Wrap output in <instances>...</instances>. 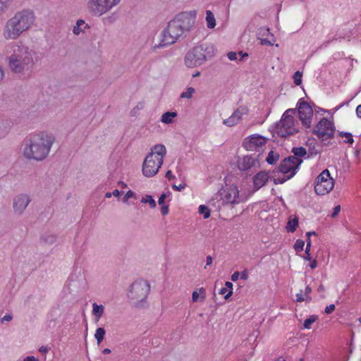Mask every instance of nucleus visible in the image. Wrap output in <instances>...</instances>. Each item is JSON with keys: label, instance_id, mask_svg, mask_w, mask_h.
<instances>
[{"label": "nucleus", "instance_id": "29", "mask_svg": "<svg viewBox=\"0 0 361 361\" xmlns=\"http://www.w3.org/2000/svg\"><path fill=\"white\" fill-rule=\"evenodd\" d=\"M292 152L293 153V155L292 157H295L299 159H301L307 154L306 149L302 147H293L292 149Z\"/></svg>", "mask_w": 361, "mask_h": 361}, {"label": "nucleus", "instance_id": "42", "mask_svg": "<svg viewBox=\"0 0 361 361\" xmlns=\"http://www.w3.org/2000/svg\"><path fill=\"white\" fill-rule=\"evenodd\" d=\"M135 197V193L132 190H128L123 198V201L126 202L129 198Z\"/></svg>", "mask_w": 361, "mask_h": 361}, {"label": "nucleus", "instance_id": "8", "mask_svg": "<svg viewBox=\"0 0 361 361\" xmlns=\"http://www.w3.org/2000/svg\"><path fill=\"white\" fill-rule=\"evenodd\" d=\"M121 0H89L87 6L90 13L94 16H101L119 4Z\"/></svg>", "mask_w": 361, "mask_h": 361}, {"label": "nucleus", "instance_id": "62", "mask_svg": "<svg viewBox=\"0 0 361 361\" xmlns=\"http://www.w3.org/2000/svg\"><path fill=\"white\" fill-rule=\"evenodd\" d=\"M24 361H37L35 357H32V356H29V357H27Z\"/></svg>", "mask_w": 361, "mask_h": 361}, {"label": "nucleus", "instance_id": "13", "mask_svg": "<svg viewBox=\"0 0 361 361\" xmlns=\"http://www.w3.org/2000/svg\"><path fill=\"white\" fill-rule=\"evenodd\" d=\"M300 120L302 125L310 128L312 123L313 116V109L312 106L306 102H300L298 106Z\"/></svg>", "mask_w": 361, "mask_h": 361}, {"label": "nucleus", "instance_id": "57", "mask_svg": "<svg viewBox=\"0 0 361 361\" xmlns=\"http://www.w3.org/2000/svg\"><path fill=\"white\" fill-rule=\"evenodd\" d=\"M310 267L312 269H315L317 267V262L316 261V259H314L312 260L310 264Z\"/></svg>", "mask_w": 361, "mask_h": 361}, {"label": "nucleus", "instance_id": "30", "mask_svg": "<svg viewBox=\"0 0 361 361\" xmlns=\"http://www.w3.org/2000/svg\"><path fill=\"white\" fill-rule=\"evenodd\" d=\"M105 334L106 331L104 328L99 327L97 329L94 337L98 344H99L103 341Z\"/></svg>", "mask_w": 361, "mask_h": 361}, {"label": "nucleus", "instance_id": "33", "mask_svg": "<svg viewBox=\"0 0 361 361\" xmlns=\"http://www.w3.org/2000/svg\"><path fill=\"white\" fill-rule=\"evenodd\" d=\"M195 92V90L193 87H188L185 92H183L180 94L181 98L190 99L192 97L193 94Z\"/></svg>", "mask_w": 361, "mask_h": 361}, {"label": "nucleus", "instance_id": "18", "mask_svg": "<svg viewBox=\"0 0 361 361\" xmlns=\"http://www.w3.org/2000/svg\"><path fill=\"white\" fill-rule=\"evenodd\" d=\"M239 196V192L236 187H231L228 190L225 191L224 201L228 204H234L237 202Z\"/></svg>", "mask_w": 361, "mask_h": 361}, {"label": "nucleus", "instance_id": "50", "mask_svg": "<svg viewBox=\"0 0 361 361\" xmlns=\"http://www.w3.org/2000/svg\"><path fill=\"white\" fill-rule=\"evenodd\" d=\"M270 34L269 28H262L259 32V35L265 36Z\"/></svg>", "mask_w": 361, "mask_h": 361}, {"label": "nucleus", "instance_id": "40", "mask_svg": "<svg viewBox=\"0 0 361 361\" xmlns=\"http://www.w3.org/2000/svg\"><path fill=\"white\" fill-rule=\"evenodd\" d=\"M225 286H226L225 288H227V290L229 289V290L226 294L224 298H225V299H228L233 293V291H232L233 283L231 282L227 281V282H226Z\"/></svg>", "mask_w": 361, "mask_h": 361}, {"label": "nucleus", "instance_id": "5", "mask_svg": "<svg viewBox=\"0 0 361 361\" xmlns=\"http://www.w3.org/2000/svg\"><path fill=\"white\" fill-rule=\"evenodd\" d=\"M295 112V109H288L283 113L276 126V133L280 137H286L298 132L294 126Z\"/></svg>", "mask_w": 361, "mask_h": 361}, {"label": "nucleus", "instance_id": "22", "mask_svg": "<svg viewBox=\"0 0 361 361\" xmlns=\"http://www.w3.org/2000/svg\"><path fill=\"white\" fill-rule=\"evenodd\" d=\"M104 312V307L102 305H97V303L92 304V314L99 320Z\"/></svg>", "mask_w": 361, "mask_h": 361}, {"label": "nucleus", "instance_id": "23", "mask_svg": "<svg viewBox=\"0 0 361 361\" xmlns=\"http://www.w3.org/2000/svg\"><path fill=\"white\" fill-rule=\"evenodd\" d=\"M177 116V113L174 111L165 112L162 116L161 121L162 123L169 124L173 122V118Z\"/></svg>", "mask_w": 361, "mask_h": 361}, {"label": "nucleus", "instance_id": "36", "mask_svg": "<svg viewBox=\"0 0 361 361\" xmlns=\"http://www.w3.org/2000/svg\"><path fill=\"white\" fill-rule=\"evenodd\" d=\"M339 135L341 137H345L347 138V140L345 141L346 143H349V144H353L354 140H353V135L350 133H347V132H340L339 133Z\"/></svg>", "mask_w": 361, "mask_h": 361}, {"label": "nucleus", "instance_id": "28", "mask_svg": "<svg viewBox=\"0 0 361 361\" xmlns=\"http://www.w3.org/2000/svg\"><path fill=\"white\" fill-rule=\"evenodd\" d=\"M279 159V154L277 152H274V151H270L267 157L266 158V161L269 164H274L277 162Z\"/></svg>", "mask_w": 361, "mask_h": 361}, {"label": "nucleus", "instance_id": "32", "mask_svg": "<svg viewBox=\"0 0 361 361\" xmlns=\"http://www.w3.org/2000/svg\"><path fill=\"white\" fill-rule=\"evenodd\" d=\"M141 202L142 203H148L151 208H155L156 207V202L152 198L151 195H146L145 197H143L141 200Z\"/></svg>", "mask_w": 361, "mask_h": 361}, {"label": "nucleus", "instance_id": "38", "mask_svg": "<svg viewBox=\"0 0 361 361\" xmlns=\"http://www.w3.org/2000/svg\"><path fill=\"white\" fill-rule=\"evenodd\" d=\"M302 74L300 71H296L293 75L294 82L296 85H300L302 83Z\"/></svg>", "mask_w": 361, "mask_h": 361}, {"label": "nucleus", "instance_id": "58", "mask_svg": "<svg viewBox=\"0 0 361 361\" xmlns=\"http://www.w3.org/2000/svg\"><path fill=\"white\" fill-rule=\"evenodd\" d=\"M212 264V257L210 255H209L207 257V263H206L205 268H207V266L211 265Z\"/></svg>", "mask_w": 361, "mask_h": 361}, {"label": "nucleus", "instance_id": "2", "mask_svg": "<svg viewBox=\"0 0 361 361\" xmlns=\"http://www.w3.org/2000/svg\"><path fill=\"white\" fill-rule=\"evenodd\" d=\"M54 142V136L47 132L30 134L23 142V155L27 159L43 161L48 157Z\"/></svg>", "mask_w": 361, "mask_h": 361}, {"label": "nucleus", "instance_id": "12", "mask_svg": "<svg viewBox=\"0 0 361 361\" xmlns=\"http://www.w3.org/2000/svg\"><path fill=\"white\" fill-rule=\"evenodd\" d=\"M302 162V160L301 159L289 156L281 161L279 167V171L283 174L290 173L286 177V179H290L295 174L296 170Z\"/></svg>", "mask_w": 361, "mask_h": 361}, {"label": "nucleus", "instance_id": "39", "mask_svg": "<svg viewBox=\"0 0 361 361\" xmlns=\"http://www.w3.org/2000/svg\"><path fill=\"white\" fill-rule=\"evenodd\" d=\"M11 1V0H0V15L6 10Z\"/></svg>", "mask_w": 361, "mask_h": 361}, {"label": "nucleus", "instance_id": "14", "mask_svg": "<svg viewBox=\"0 0 361 361\" xmlns=\"http://www.w3.org/2000/svg\"><path fill=\"white\" fill-rule=\"evenodd\" d=\"M266 142L267 139L264 137L253 135L243 142V146L248 151H255L264 147Z\"/></svg>", "mask_w": 361, "mask_h": 361}, {"label": "nucleus", "instance_id": "9", "mask_svg": "<svg viewBox=\"0 0 361 361\" xmlns=\"http://www.w3.org/2000/svg\"><path fill=\"white\" fill-rule=\"evenodd\" d=\"M334 179L330 176L328 169L324 170L317 178L314 191L319 195H324L332 190Z\"/></svg>", "mask_w": 361, "mask_h": 361}, {"label": "nucleus", "instance_id": "51", "mask_svg": "<svg viewBox=\"0 0 361 361\" xmlns=\"http://www.w3.org/2000/svg\"><path fill=\"white\" fill-rule=\"evenodd\" d=\"M248 278V274L247 270H244L241 272L240 279L243 280H247Z\"/></svg>", "mask_w": 361, "mask_h": 361}, {"label": "nucleus", "instance_id": "3", "mask_svg": "<svg viewBox=\"0 0 361 361\" xmlns=\"http://www.w3.org/2000/svg\"><path fill=\"white\" fill-rule=\"evenodd\" d=\"M12 54L8 56V67L11 71L20 73L27 71L34 64L33 49L22 44L11 47Z\"/></svg>", "mask_w": 361, "mask_h": 361}, {"label": "nucleus", "instance_id": "26", "mask_svg": "<svg viewBox=\"0 0 361 361\" xmlns=\"http://www.w3.org/2000/svg\"><path fill=\"white\" fill-rule=\"evenodd\" d=\"M56 237L51 234H44L41 236L40 241L44 245H51L55 243Z\"/></svg>", "mask_w": 361, "mask_h": 361}, {"label": "nucleus", "instance_id": "59", "mask_svg": "<svg viewBox=\"0 0 361 361\" xmlns=\"http://www.w3.org/2000/svg\"><path fill=\"white\" fill-rule=\"evenodd\" d=\"M356 114H357V116L361 118V104H360L357 106Z\"/></svg>", "mask_w": 361, "mask_h": 361}, {"label": "nucleus", "instance_id": "1", "mask_svg": "<svg viewBox=\"0 0 361 361\" xmlns=\"http://www.w3.org/2000/svg\"><path fill=\"white\" fill-rule=\"evenodd\" d=\"M196 16L195 10L177 14L162 31V38L159 44L154 46V49L173 44L180 37H184L194 26Z\"/></svg>", "mask_w": 361, "mask_h": 361}, {"label": "nucleus", "instance_id": "16", "mask_svg": "<svg viewBox=\"0 0 361 361\" xmlns=\"http://www.w3.org/2000/svg\"><path fill=\"white\" fill-rule=\"evenodd\" d=\"M31 199L26 194H20L16 196L13 200V209L18 214H22L26 209Z\"/></svg>", "mask_w": 361, "mask_h": 361}, {"label": "nucleus", "instance_id": "27", "mask_svg": "<svg viewBox=\"0 0 361 361\" xmlns=\"http://www.w3.org/2000/svg\"><path fill=\"white\" fill-rule=\"evenodd\" d=\"M298 226V219L295 216L293 219H290L287 224V230L289 232L293 233Z\"/></svg>", "mask_w": 361, "mask_h": 361}, {"label": "nucleus", "instance_id": "31", "mask_svg": "<svg viewBox=\"0 0 361 361\" xmlns=\"http://www.w3.org/2000/svg\"><path fill=\"white\" fill-rule=\"evenodd\" d=\"M318 319L317 315H311L309 318L305 320L303 326L305 329H311L312 324Z\"/></svg>", "mask_w": 361, "mask_h": 361}, {"label": "nucleus", "instance_id": "46", "mask_svg": "<svg viewBox=\"0 0 361 361\" xmlns=\"http://www.w3.org/2000/svg\"><path fill=\"white\" fill-rule=\"evenodd\" d=\"M161 212L163 215H166L169 213V206L168 205H161Z\"/></svg>", "mask_w": 361, "mask_h": 361}, {"label": "nucleus", "instance_id": "64", "mask_svg": "<svg viewBox=\"0 0 361 361\" xmlns=\"http://www.w3.org/2000/svg\"><path fill=\"white\" fill-rule=\"evenodd\" d=\"M312 235H316V233H315L314 231H310V232H307V233H306V235H307V239H310V236H311Z\"/></svg>", "mask_w": 361, "mask_h": 361}, {"label": "nucleus", "instance_id": "7", "mask_svg": "<svg viewBox=\"0 0 361 361\" xmlns=\"http://www.w3.org/2000/svg\"><path fill=\"white\" fill-rule=\"evenodd\" d=\"M207 48L204 44L191 49L185 56V63L188 68H195L202 65L207 59Z\"/></svg>", "mask_w": 361, "mask_h": 361}, {"label": "nucleus", "instance_id": "37", "mask_svg": "<svg viewBox=\"0 0 361 361\" xmlns=\"http://www.w3.org/2000/svg\"><path fill=\"white\" fill-rule=\"evenodd\" d=\"M304 245H305V241L302 240L298 239L296 240V242L294 245V248L296 252H301L303 250Z\"/></svg>", "mask_w": 361, "mask_h": 361}, {"label": "nucleus", "instance_id": "60", "mask_svg": "<svg viewBox=\"0 0 361 361\" xmlns=\"http://www.w3.org/2000/svg\"><path fill=\"white\" fill-rule=\"evenodd\" d=\"M311 291H312L311 288L309 286H307L305 288V297L309 296V294L311 293Z\"/></svg>", "mask_w": 361, "mask_h": 361}, {"label": "nucleus", "instance_id": "15", "mask_svg": "<svg viewBox=\"0 0 361 361\" xmlns=\"http://www.w3.org/2000/svg\"><path fill=\"white\" fill-rule=\"evenodd\" d=\"M238 167L239 170L246 171L252 168H259V161L256 156L246 155L238 160Z\"/></svg>", "mask_w": 361, "mask_h": 361}, {"label": "nucleus", "instance_id": "53", "mask_svg": "<svg viewBox=\"0 0 361 361\" xmlns=\"http://www.w3.org/2000/svg\"><path fill=\"white\" fill-rule=\"evenodd\" d=\"M261 44H266V45H273V43H271L269 39H261Z\"/></svg>", "mask_w": 361, "mask_h": 361}, {"label": "nucleus", "instance_id": "55", "mask_svg": "<svg viewBox=\"0 0 361 361\" xmlns=\"http://www.w3.org/2000/svg\"><path fill=\"white\" fill-rule=\"evenodd\" d=\"M49 348L47 346H42L39 348V351L42 353L46 354L49 351Z\"/></svg>", "mask_w": 361, "mask_h": 361}, {"label": "nucleus", "instance_id": "48", "mask_svg": "<svg viewBox=\"0 0 361 361\" xmlns=\"http://www.w3.org/2000/svg\"><path fill=\"white\" fill-rule=\"evenodd\" d=\"M228 56V58L231 60V61H233V60H235L237 59L236 57V53L235 52H233V51H230L227 54Z\"/></svg>", "mask_w": 361, "mask_h": 361}, {"label": "nucleus", "instance_id": "19", "mask_svg": "<svg viewBox=\"0 0 361 361\" xmlns=\"http://www.w3.org/2000/svg\"><path fill=\"white\" fill-rule=\"evenodd\" d=\"M269 173L266 171H260L253 178L254 187L259 190L264 186L269 180Z\"/></svg>", "mask_w": 361, "mask_h": 361}, {"label": "nucleus", "instance_id": "47", "mask_svg": "<svg viewBox=\"0 0 361 361\" xmlns=\"http://www.w3.org/2000/svg\"><path fill=\"white\" fill-rule=\"evenodd\" d=\"M287 180L286 178H274V182L275 184H282Z\"/></svg>", "mask_w": 361, "mask_h": 361}, {"label": "nucleus", "instance_id": "17", "mask_svg": "<svg viewBox=\"0 0 361 361\" xmlns=\"http://www.w3.org/2000/svg\"><path fill=\"white\" fill-rule=\"evenodd\" d=\"M247 113L248 109L246 106H240L229 118L224 119L223 123L227 126L232 127L239 123L242 118L243 115H246Z\"/></svg>", "mask_w": 361, "mask_h": 361}, {"label": "nucleus", "instance_id": "21", "mask_svg": "<svg viewBox=\"0 0 361 361\" xmlns=\"http://www.w3.org/2000/svg\"><path fill=\"white\" fill-rule=\"evenodd\" d=\"M86 27H89L83 20H78L76 25L73 27V32L75 35H79L80 33L84 32V29Z\"/></svg>", "mask_w": 361, "mask_h": 361}, {"label": "nucleus", "instance_id": "6", "mask_svg": "<svg viewBox=\"0 0 361 361\" xmlns=\"http://www.w3.org/2000/svg\"><path fill=\"white\" fill-rule=\"evenodd\" d=\"M149 291V283L147 281L139 280L131 285L128 296L135 306H139L147 298Z\"/></svg>", "mask_w": 361, "mask_h": 361}, {"label": "nucleus", "instance_id": "52", "mask_svg": "<svg viewBox=\"0 0 361 361\" xmlns=\"http://www.w3.org/2000/svg\"><path fill=\"white\" fill-rule=\"evenodd\" d=\"M239 275H240V274H239V272H238V271H235V272H234V273L232 274V276H231V280H232L233 281H236L238 279V278H239Z\"/></svg>", "mask_w": 361, "mask_h": 361}, {"label": "nucleus", "instance_id": "44", "mask_svg": "<svg viewBox=\"0 0 361 361\" xmlns=\"http://www.w3.org/2000/svg\"><path fill=\"white\" fill-rule=\"evenodd\" d=\"M167 197V194L166 193H162L161 195V196L159 197V200H158V204L159 205H163L164 204V200L166 199V197Z\"/></svg>", "mask_w": 361, "mask_h": 361}, {"label": "nucleus", "instance_id": "24", "mask_svg": "<svg viewBox=\"0 0 361 361\" xmlns=\"http://www.w3.org/2000/svg\"><path fill=\"white\" fill-rule=\"evenodd\" d=\"M206 21H207V25L208 28H214L216 26V19L214 18V16L213 13L208 10L206 11Z\"/></svg>", "mask_w": 361, "mask_h": 361}, {"label": "nucleus", "instance_id": "49", "mask_svg": "<svg viewBox=\"0 0 361 361\" xmlns=\"http://www.w3.org/2000/svg\"><path fill=\"white\" fill-rule=\"evenodd\" d=\"M340 210H341V206L340 205H338V206L335 207L334 209V212L331 214V216L332 217L336 216L337 214H338V212H340Z\"/></svg>", "mask_w": 361, "mask_h": 361}, {"label": "nucleus", "instance_id": "4", "mask_svg": "<svg viewBox=\"0 0 361 361\" xmlns=\"http://www.w3.org/2000/svg\"><path fill=\"white\" fill-rule=\"evenodd\" d=\"M34 22L33 13L28 10L18 12L8 20L4 30L6 39H16L27 30Z\"/></svg>", "mask_w": 361, "mask_h": 361}, {"label": "nucleus", "instance_id": "11", "mask_svg": "<svg viewBox=\"0 0 361 361\" xmlns=\"http://www.w3.org/2000/svg\"><path fill=\"white\" fill-rule=\"evenodd\" d=\"M312 133L322 141H325L334 137V127L327 118H323L317 124Z\"/></svg>", "mask_w": 361, "mask_h": 361}, {"label": "nucleus", "instance_id": "43", "mask_svg": "<svg viewBox=\"0 0 361 361\" xmlns=\"http://www.w3.org/2000/svg\"><path fill=\"white\" fill-rule=\"evenodd\" d=\"M335 310V305L334 304L329 305V306H326L325 308V313L326 314H331Z\"/></svg>", "mask_w": 361, "mask_h": 361}, {"label": "nucleus", "instance_id": "41", "mask_svg": "<svg viewBox=\"0 0 361 361\" xmlns=\"http://www.w3.org/2000/svg\"><path fill=\"white\" fill-rule=\"evenodd\" d=\"M310 296L303 297L302 295V290L300 293L296 294V301L299 302H302L303 301H310L311 300Z\"/></svg>", "mask_w": 361, "mask_h": 361}, {"label": "nucleus", "instance_id": "45", "mask_svg": "<svg viewBox=\"0 0 361 361\" xmlns=\"http://www.w3.org/2000/svg\"><path fill=\"white\" fill-rule=\"evenodd\" d=\"M186 187V184H180L179 185H173L172 188L176 191H180Z\"/></svg>", "mask_w": 361, "mask_h": 361}, {"label": "nucleus", "instance_id": "54", "mask_svg": "<svg viewBox=\"0 0 361 361\" xmlns=\"http://www.w3.org/2000/svg\"><path fill=\"white\" fill-rule=\"evenodd\" d=\"M166 178L169 180H172L175 178V176L172 174L171 171H168L166 173Z\"/></svg>", "mask_w": 361, "mask_h": 361}, {"label": "nucleus", "instance_id": "56", "mask_svg": "<svg viewBox=\"0 0 361 361\" xmlns=\"http://www.w3.org/2000/svg\"><path fill=\"white\" fill-rule=\"evenodd\" d=\"M12 315L11 314H6L2 319L1 322H4V321L9 322L12 319Z\"/></svg>", "mask_w": 361, "mask_h": 361}, {"label": "nucleus", "instance_id": "61", "mask_svg": "<svg viewBox=\"0 0 361 361\" xmlns=\"http://www.w3.org/2000/svg\"><path fill=\"white\" fill-rule=\"evenodd\" d=\"M4 72L1 66H0V82L4 79Z\"/></svg>", "mask_w": 361, "mask_h": 361}, {"label": "nucleus", "instance_id": "35", "mask_svg": "<svg viewBox=\"0 0 361 361\" xmlns=\"http://www.w3.org/2000/svg\"><path fill=\"white\" fill-rule=\"evenodd\" d=\"M310 247H311V240L307 239V245L305 248V256H304V259L305 260L310 261L312 259V257L310 256Z\"/></svg>", "mask_w": 361, "mask_h": 361}, {"label": "nucleus", "instance_id": "25", "mask_svg": "<svg viewBox=\"0 0 361 361\" xmlns=\"http://www.w3.org/2000/svg\"><path fill=\"white\" fill-rule=\"evenodd\" d=\"M200 293L197 290H194L192 295V300L193 302H196L198 301L199 298H200L201 301H203L205 299V290L203 288H200Z\"/></svg>", "mask_w": 361, "mask_h": 361}, {"label": "nucleus", "instance_id": "34", "mask_svg": "<svg viewBox=\"0 0 361 361\" xmlns=\"http://www.w3.org/2000/svg\"><path fill=\"white\" fill-rule=\"evenodd\" d=\"M199 213L204 215V219H207L210 216V210L205 205H200L199 207Z\"/></svg>", "mask_w": 361, "mask_h": 361}, {"label": "nucleus", "instance_id": "63", "mask_svg": "<svg viewBox=\"0 0 361 361\" xmlns=\"http://www.w3.org/2000/svg\"><path fill=\"white\" fill-rule=\"evenodd\" d=\"M112 195L115 197H118L120 195V191L118 189H116L113 191Z\"/></svg>", "mask_w": 361, "mask_h": 361}, {"label": "nucleus", "instance_id": "10", "mask_svg": "<svg viewBox=\"0 0 361 361\" xmlns=\"http://www.w3.org/2000/svg\"><path fill=\"white\" fill-rule=\"evenodd\" d=\"M163 164V157H154L149 154L145 157L142 164V173L146 177L155 176Z\"/></svg>", "mask_w": 361, "mask_h": 361}, {"label": "nucleus", "instance_id": "20", "mask_svg": "<svg viewBox=\"0 0 361 361\" xmlns=\"http://www.w3.org/2000/svg\"><path fill=\"white\" fill-rule=\"evenodd\" d=\"M166 153V149L163 145H156L152 149V152L149 154H153L154 157H163Z\"/></svg>", "mask_w": 361, "mask_h": 361}]
</instances>
